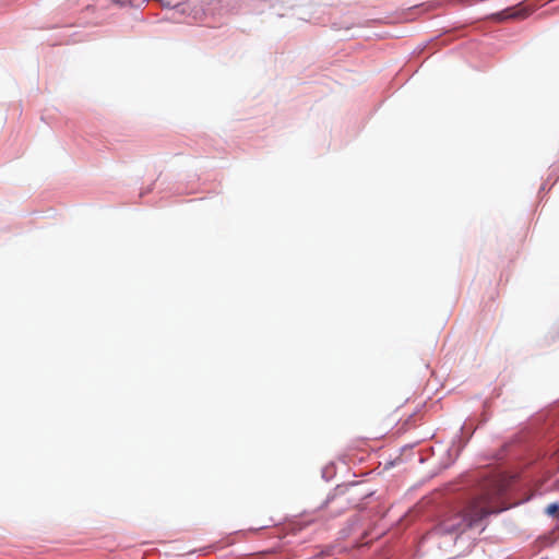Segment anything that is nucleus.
Instances as JSON below:
<instances>
[{
    "label": "nucleus",
    "mask_w": 559,
    "mask_h": 559,
    "mask_svg": "<svg viewBox=\"0 0 559 559\" xmlns=\"http://www.w3.org/2000/svg\"><path fill=\"white\" fill-rule=\"evenodd\" d=\"M527 15H528L527 11H525L523 9H507L504 11L497 13L496 16L499 20H508V19H523Z\"/></svg>",
    "instance_id": "obj_2"
},
{
    "label": "nucleus",
    "mask_w": 559,
    "mask_h": 559,
    "mask_svg": "<svg viewBox=\"0 0 559 559\" xmlns=\"http://www.w3.org/2000/svg\"><path fill=\"white\" fill-rule=\"evenodd\" d=\"M546 513L550 516L558 518L559 516V504L551 503L547 506Z\"/></svg>",
    "instance_id": "obj_3"
},
{
    "label": "nucleus",
    "mask_w": 559,
    "mask_h": 559,
    "mask_svg": "<svg viewBox=\"0 0 559 559\" xmlns=\"http://www.w3.org/2000/svg\"><path fill=\"white\" fill-rule=\"evenodd\" d=\"M179 2L171 3L170 1L167 2V5H177Z\"/></svg>",
    "instance_id": "obj_5"
},
{
    "label": "nucleus",
    "mask_w": 559,
    "mask_h": 559,
    "mask_svg": "<svg viewBox=\"0 0 559 559\" xmlns=\"http://www.w3.org/2000/svg\"><path fill=\"white\" fill-rule=\"evenodd\" d=\"M496 492L487 491L473 499L463 512L452 514L444 519L431 532V537H447L455 542L467 528L477 525L485 516L498 512L493 504Z\"/></svg>",
    "instance_id": "obj_1"
},
{
    "label": "nucleus",
    "mask_w": 559,
    "mask_h": 559,
    "mask_svg": "<svg viewBox=\"0 0 559 559\" xmlns=\"http://www.w3.org/2000/svg\"><path fill=\"white\" fill-rule=\"evenodd\" d=\"M116 3L120 4V5H132V7H139L140 4H142L143 2H145V0H114Z\"/></svg>",
    "instance_id": "obj_4"
}]
</instances>
